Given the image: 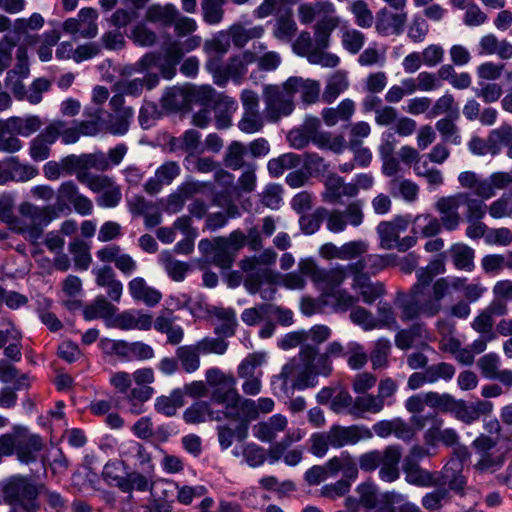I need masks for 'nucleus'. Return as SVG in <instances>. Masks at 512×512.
<instances>
[{
	"label": "nucleus",
	"mask_w": 512,
	"mask_h": 512,
	"mask_svg": "<svg viewBox=\"0 0 512 512\" xmlns=\"http://www.w3.org/2000/svg\"><path fill=\"white\" fill-rule=\"evenodd\" d=\"M212 314L220 321V323L215 327V333L217 335L231 337L235 334L238 322L234 309L215 307Z\"/></svg>",
	"instance_id": "de8ad7c7"
},
{
	"label": "nucleus",
	"mask_w": 512,
	"mask_h": 512,
	"mask_svg": "<svg viewBox=\"0 0 512 512\" xmlns=\"http://www.w3.org/2000/svg\"><path fill=\"white\" fill-rule=\"evenodd\" d=\"M355 110V102L350 98H345L336 107L324 108L321 116L328 127H333L340 122H350Z\"/></svg>",
	"instance_id": "4c0bfd02"
},
{
	"label": "nucleus",
	"mask_w": 512,
	"mask_h": 512,
	"mask_svg": "<svg viewBox=\"0 0 512 512\" xmlns=\"http://www.w3.org/2000/svg\"><path fill=\"white\" fill-rule=\"evenodd\" d=\"M275 402L270 397H261L257 401L244 398L240 406L238 417H242L250 424L256 420L260 414H268L274 410Z\"/></svg>",
	"instance_id": "ea45409f"
},
{
	"label": "nucleus",
	"mask_w": 512,
	"mask_h": 512,
	"mask_svg": "<svg viewBox=\"0 0 512 512\" xmlns=\"http://www.w3.org/2000/svg\"><path fill=\"white\" fill-rule=\"evenodd\" d=\"M391 350L392 344L388 338L380 337L374 342L369 355V360L374 370L384 369L389 366Z\"/></svg>",
	"instance_id": "13d9d810"
},
{
	"label": "nucleus",
	"mask_w": 512,
	"mask_h": 512,
	"mask_svg": "<svg viewBox=\"0 0 512 512\" xmlns=\"http://www.w3.org/2000/svg\"><path fill=\"white\" fill-rule=\"evenodd\" d=\"M410 422L416 430H424L423 443L437 450L441 443L453 447L459 443L460 436L454 428H444V419L436 412L425 415H412Z\"/></svg>",
	"instance_id": "39448f33"
},
{
	"label": "nucleus",
	"mask_w": 512,
	"mask_h": 512,
	"mask_svg": "<svg viewBox=\"0 0 512 512\" xmlns=\"http://www.w3.org/2000/svg\"><path fill=\"white\" fill-rule=\"evenodd\" d=\"M178 16V9L174 4L166 3L150 5L145 11V21L163 28L171 27Z\"/></svg>",
	"instance_id": "58836bf2"
},
{
	"label": "nucleus",
	"mask_w": 512,
	"mask_h": 512,
	"mask_svg": "<svg viewBox=\"0 0 512 512\" xmlns=\"http://www.w3.org/2000/svg\"><path fill=\"white\" fill-rule=\"evenodd\" d=\"M312 143L319 149L329 150L336 154L343 153L347 148V141L343 135L328 131H322L315 135Z\"/></svg>",
	"instance_id": "052dcab7"
},
{
	"label": "nucleus",
	"mask_w": 512,
	"mask_h": 512,
	"mask_svg": "<svg viewBox=\"0 0 512 512\" xmlns=\"http://www.w3.org/2000/svg\"><path fill=\"white\" fill-rule=\"evenodd\" d=\"M7 165L10 182H27L39 174L37 167L29 163H22L15 156L7 157Z\"/></svg>",
	"instance_id": "3c124183"
},
{
	"label": "nucleus",
	"mask_w": 512,
	"mask_h": 512,
	"mask_svg": "<svg viewBox=\"0 0 512 512\" xmlns=\"http://www.w3.org/2000/svg\"><path fill=\"white\" fill-rule=\"evenodd\" d=\"M243 399L236 388V380L232 377L212 388L210 402L223 405V410H219L223 418L238 417Z\"/></svg>",
	"instance_id": "a211bd4d"
},
{
	"label": "nucleus",
	"mask_w": 512,
	"mask_h": 512,
	"mask_svg": "<svg viewBox=\"0 0 512 512\" xmlns=\"http://www.w3.org/2000/svg\"><path fill=\"white\" fill-rule=\"evenodd\" d=\"M416 278L417 281L412 285L408 294L399 295L397 298L401 320L404 322L422 317H435V314L425 310V304L434 297V283L431 285L434 275L426 267H422L416 271Z\"/></svg>",
	"instance_id": "f03ea898"
},
{
	"label": "nucleus",
	"mask_w": 512,
	"mask_h": 512,
	"mask_svg": "<svg viewBox=\"0 0 512 512\" xmlns=\"http://www.w3.org/2000/svg\"><path fill=\"white\" fill-rule=\"evenodd\" d=\"M153 319L150 314L143 313L140 310H126L116 314L108 323V327L118 328L120 330H150Z\"/></svg>",
	"instance_id": "393cba45"
},
{
	"label": "nucleus",
	"mask_w": 512,
	"mask_h": 512,
	"mask_svg": "<svg viewBox=\"0 0 512 512\" xmlns=\"http://www.w3.org/2000/svg\"><path fill=\"white\" fill-rule=\"evenodd\" d=\"M236 422L235 427L228 424L217 426L218 442L221 450L230 448L234 441L243 442L249 435L250 424L242 417H225L224 420Z\"/></svg>",
	"instance_id": "5701e85b"
},
{
	"label": "nucleus",
	"mask_w": 512,
	"mask_h": 512,
	"mask_svg": "<svg viewBox=\"0 0 512 512\" xmlns=\"http://www.w3.org/2000/svg\"><path fill=\"white\" fill-rule=\"evenodd\" d=\"M300 268L303 274L310 277L326 296L337 291L347 276V266L323 269L317 267L313 261L305 260L300 262Z\"/></svg>",
	"instance_id": "4468645a"
},
{
	"label": "nucleus",
	"mask_w": 512,
	"mask_h": 512,
	"mask_svg": "<svg viewBox=\"0 0 512 512\" xmlns=\"http://www.w3.org/2000/svg\"><path fill=\"white\" fill-rule=\"evenodd\" d=\"M319 376L320 374L311 363L300 360L298 355L283 365L281 372L272 378L271 385L275 394L288 395L294 390L301 391L316 387Z\"/></svg>",
	"instance_id": "7ed1b4c3"
},
{
	"label": "nucleus",
	"mask_w": 512,
	"mask_h": 512,
	"mask_svg": "<svg viewBox=\"0 0 512 512\" xmlns=\"http://www.w3.org/2000/svg\"><path fill=\"white\" fill-rule=\"evenodd\" d=\"M458 182L462 188L483 199H491L496 195V190L512 184L508 172H494L488 178H482L473 171H464L458 175Z\"/></svg>",
	"instance_id": "9d476101"
},
{
	"label": "nucleus",
	"mask_w": 512,
	"mask_h": 512,
	"mask_svg": "<svg viewBox=\"0 0 512 512\" xmlns=\"http://www.w3.org/2000/svg\"><path fill=\"white\" fill-rule=\"evenodd\" d=\"M59 209L61 206L36 205L24 201L18 206L19 216L14 214L10 230L35 245L43 237L44 229L59 218Z\"/></svg>",
	"instance_id": "f257e3e1"
},
{
	"label": "nucleus",
	"mask_w": 512,
	"mask_h": 512,
	"mask_svg": "<svg viewBox=\"0 0 512 512\" xmlns=\"http://www.w3.org/2000/svg\"><path fill=\"white\" fill-rule=\"evenodd\" d=\"M183 419L187 424H199L206 421L224 420L219 410H214L210 401L199 400L190 405L183 413Z\"/></svg>",
	"instance_id": "7c9ffc66"
},
{
	"label": "nucleus",
	"mask_w": 512,
	"mask_h": 512,
	"mask_svg": "<svg viewBox=\"0 0 512 512\" xmlns=\"http://www.w3.org/2000/svg\"><path fill=\"white\" fill-rule=\"evenodd\" d=\"M181 173L180 165L176 161H166L159 166L154 176L144 184V191L149 195L158 194L164 186L170 185Z\"/></svg>",
	"instance_id": "a878e982"
},
{
	"label": "nucleus",
	"mask_w": 512,
	"mask_h": 512,
	"mask_svg": "<svg viewBox=\"0 0 512 512\" xmlns=\"http://www.w3.org/2000/svg\"><path fill=\"white\" fill-rule=\"evenodd\" d=\"M246 244V235L239 229L232 231L228 237H216V250L212 263L221 269H230L238 251Z\"/></svg>",
	"instance_id": "f3484780"
},
{
	"label": "nucleus",
	"mask_w": 512,
	"mask_h": 512,
	"mask_svg": "<svg viewBox=\"0 0 512 512\" xmlns=\"http://www.w3.org/2000/svg\"><path fill=\"white\" fill-rule=\"evenodd\" d=\"M152 485L153 482L151 475L132 471L125 474L123 483L119 485V490L124 493H131L134 490L146 492L152 487Z\"/></svg>",
	"instance_id": "338daca9"
},
{
	"label": "nucleus",
	"mask_w": 512,
	"mask_h": 512,
	"mask_svg": "<svg viewBox=\"0 0 512 512\" xmlns=\"http://www.w3.org/2000/svg\"><path fill=\"white\" fill-rule=\"evenodd\" d=\"M100 345L105 352L114 354L127 362L146 361L155 356L153 347L142 341L102 339Z\"/></svg>",
	"instance_id": "2eb2a0df"
},
{
	"label": "nucleus",
	"mask_w": 512,
	"mask_h": 512,
	"mask_svg": "<svg viewBox=\"0 0 512 512\" xmlns=\"http://www.w3.org/2000/svg\"><path fill=\"white\" fill-rule=\"evenodd\" d=\"M384 409L382 400L376 395L365 394L363 396H357L354 399V403L350 409V414L360 417L364 413L377 414Z\"/></svg>",
	"instance_id": "680f3d73"
},
{
	"label": "nucleus",
	"mask_w": 512,
	"mask_h": 512,
	"mask_svg": "<svg viewBox=\"0 0 512 512\" xmlns=\"http://www.w3.org/2000/svg\"><path fill=\"white\" fill-rule=\"evenodd\" d=\"M405 480L419 487H430L435 484L434 474L422 468L420 464H402Z\"/></svg>",
	"instance_id": "4d7b16f0"
},
{
	"label": "nucleus",
	"mask_w": 512,
	"mask_h": 512,
	"mask_svg": "<svg viewBox=\"0 0 512 512\" xmlns=\"http://www.w3.org/2000/svg\"><path fill=\"white\" fill-rule=\"evenodd\" d=\"M200 354L195 344L179 346L175 351L180 367L188 374H192L200 368Z\"/></svg>",
	"instance_id": "5fc2aeb1"
},
{
	"label": "nucleus",
	"mask_w": 512,
	"mask_h": 512,
	"mask_svg": "<svg viewBox=\"0 0 512 512\" xmlns=\"http://www.w3.org/2000/svg\"><path fill=\"white\" fill-rule=\"evenodd\" d=\"M328 468L330 476L335 477L342 473L343 480H349L350 485L358 478L359 464L358 461L348 452L343 451L339 455L328 460Z\"/></svg>",
	"instance_id": "c756f323"
},
{
	"label": "nucleus",
	"mask_w": 512,
	"mask_h": 512,
	"mask_svg": "<svg viewBox=\"0 0 512 512\" xmlns=\"http://www.w3.org/2000/svg\"><path fill=\"white\" fill-rule=\"evenodd\" d=\"M299 357L300 360L311 363L320 376L328 377L333 371L332 360L325 352L318 353L316 346L310 344L302 345Z\"/></svg>",
	"instance_id": "e433bc0d"
},
{
	"label": "nucleus",
	"mask_w": 512,
	"mask_h": 512,
	"mask_svg": "<svg viewBox=\"0 0 512 512\" xmlns=\"http://www.w3.org/2000/svg\"><path fill=\"white\" fill-rule=\"evenodd\" d=\"M406 230V224L399 222L383 221L377 226V233L380 238V246L386 250H392L398 241L401 232Z\"/></svg>",
	"instance_id": "8fccbe9b"
},
{
	"label": "nucleus",
	"mask_w": 512,
	"mask_h": 512,
	"mask_svg": "<svg viewBox=\"0 0 512 512\" xmlns=\"http://www.w3.org/2000/svg\"><path fill=\"white\" fill-rule=\"evenodd\" d=\"M241 269L246 273L244 286L250 294L259 293L265 301L273 300L276 293L275 275L272 270L263 266L256 258H246L240 262Z\"/></svg>",
	"instance_id": "6e6552de"
},
{
	"label": "nucleus",
	"mask_w": 512,
	"mask_h": 512,
	"mask_svg": "<svg viewBox=\"0 0 512 512\" xmlns=\"http://www.w3.org/2000/svg\"><path fill=\"white\" fill-rule=\"evenodd\" d=\"M465 277H443L434 282V297L425 304V310L431 314L438 315L442 310V300L450 292V289L457 291L465 290L467 285Z\"/></svg>",
	"instance_id": "4be33fe9"
},
{
	"label": "nucleus",
	"mask_w": 512,
	"mask_h": 512,
	"mask_svg": "<svg viewBox=\"0 0 512 512\" xmlns=\"http://www.w3.org/2000/svg\"><path fill=\"white\" fill-rule=\"evenodd\" d=\"M288 426L287 418L282 414H274L266 421L257 423L253 427V435L262 442L274 441L279 433L284 432Z\"/></svg>",
	"instance_id": "72a5a7b5"
},
{
	"label": "nucleus",
	"mask_w": 512,
	"mask_h": 512,
	"mask_svg": "<svg viewBox=\"0 0 512 512\" xmlns=\"http://www.w3.org/2000/svg\"><path fill=\"white\" fill-rule=\"evenodd\" d=\"M160 77L156 73L146 72L143 78H134L131 80H122L117 82L118 92L127 96L139 97L144 89L152 90L158 86Z\"/></svg>",
	"instance_id": "c9c22d12"
},
{
	"label": "nucleus",
	"mask_w": 512,
	"mask_h": 512,
	"mask_svg": "<svg viewBox=\"0 0 512 512\" xmlns=\"http://www.w3.org/2000/svg\"><path fill=\"white\" fill-rule=\"evenodd\" d=\"M401 455L402 449L399 445H389L382 450V457L378 467L380 480L392 483L400 477L399 463Z\"/></svg>",
	"instance_id": "cd10ccee"
},
{
	"label": "nucleus",
	"mask_w": 512,
	"mask_h": 512,
	"mask_svg": "<svg viewBox=\"0 0 512 512\" xmlns=\"http://www.w3.org/2000/svg\"><path fill=\"white\" fill-rule=\"evenodd\" d=\"M58 139L56 126H47L29 144V156L35 162H42L50 157L51 146Z\"/></svg>",
	"instance_id": "c85d7f7f"
},
{
	"label": "nucleus",
	"mask_w": 512,
	"mask_h": 512,
	"mask_svg": "<svg viewBox=\"0 0 512 512\" xmlns=\"http://www.w3.org/2000/svg\"><path fill=\"white\" fill-rule=\"evenodd\" d=\"M301 164V156L290 152L270 159L267 164V169L271 177L278 178L282 176L286 170L297 169Z\"/></svg>",
	"instance_id": "49530a36"
},
{
	"label": "nucleus",
	"mask_w": 512,
	"mask_h": 512,
	"mask_svg": "<svg viewBox=\"0 0 512 512\" xmlns=\"http://www.w3.org/2000/svg\"><path fill=\"white\" fill-rule=\"evenodd\" d=\"M256 61V55L250 50L232 56L226 63H222L220 58H209L205 67L212 74L214 83L219 87H224L229 80L235 84H241L248 72V65Z\"/></svg>",
	"instance_id": "423d86ee"
},
{
	"label": "nucleus",
	"mask_w": 512,
	"mask_h": 512,
	"mask_svg": "<svg viewBox=\"0 0 512 512\" xmlns=\"http://www.w3.org/2000/svg\"><path fill=\"white\" fill-rule=\"evenodd\" d=\"M285 88L292 91L293 96L300 94L302 101L306 104L315 103L320 95V83L312 79L289 77L285 81Z\"/></svg>",
	"instance_id": "f704fd0d"
},
{
	"label": "nucleus",
	"mask_w": 512,
	"mask_h": 512,
	"mask_svg": "<svg viewBox=\"0 0 512 512\" xmlns=\"http://www.w3.org/2000/svg\"><path fill=\"white\" fill-rule=\"evenodd\" d=\"M336 16V7L330 1L303 3L298 7V17L302 24L308 25L315 19H327Z\"/></svg>",
	"instance_id": "473e14b6"
},
{
	"label": "nucleus",
	"mask_w": 512,
	"mask_h": 512,
	"mask_svg": "<svg viewBox=\"0 0 512 512\" xmlns=\"http://www.w3.org/2000/svg\"><path fill=\"white\" fill-rule=\"evenodd\" d=\"M184 405L183 391L174 389L168 396H160L156 398L155 410L167 417H172L176 414L177 409Z\"/></svg>",
	"instance_id": "bf43d9fd"
},
{
	"label": "nucleus",
	"mask_w": 512,
	"mask_h": 512,
	"mask_svg": "<svg viewBox=\"0 0 512 512\" xmlns=\"http://www.w3.org/2000/svg\"><path fill=\"white\" fill-rule=\"evenodd\" d=\"M42 122L38 116L11 117L7 120V128L23 137H29L40 129Z\"/></svg>",
	"instance_id": "e2e57ef3"
},
{
	"label": "nucleus",
	"mask_w": 512,
	"mask_h": 512,
	"mask_svg": "<svg viewBox=\"0 0 512 512\" xmlns=\"http://www.w3.org/2000/svg\"><path fill=\"white\" fill-rule=\"evenodd\" d=\"M68 204H71L75 212L81 216H88L93 212L92 201L80 193L78 186L71 180L61 183L58 188L57 203L54 206H61L59 217L62 213L71 211Z\"/></svg>",
	"instance_id": "dca6fc26"
},
{
	"label": "nucleus",
	"mask_w": 512,
	"mask_h": 512,
	"mask_svg": "<svg viewBox=\"0 0 512 512\" xmlns=\"http://www.w3.org/2000/svg\"><path fill=\"white\" fill-rule=\"evenodd\" d=\"M3 495L7 503L22 507L26 512H34L38 507L37 486L32 480L22 476H13L3 486Z\"/></svg>",
	"instance_id": "f8f14e48"
},
{
	"label": "nucleus",
	"mask_w": 512,
	"mask_h": 512,
	"mask_svg": "<svg viewBox=\"0 0 512 512\" xmlns=\"http://www.w3.org/2000/svg\"><path fill=\"white\" fill-rule=\"evenodd\" d=\"M325 432L331 448L334 449L355 445L361 440H368L373 437V432L363 425H332L330 429Z\"/></svg>",
	"instance_id": "6ab92c4d"
},
{
	"label": "nucleus",
	"mask_w": 512,
	"mask_h": 512,
	"mask_svg": "<svg viewBox=\"0 0 512 512\" xmlns=\"http://www.w3.org/2000/svg\"><path fill=\"white\" fill-rule=\"evenodd\" d=\"M189 87L173 86L167 88L162 96V106L172 111H180L190 105Z\"/></svg>",
	"instance_id": "c03bdc74"
},
{
	"label": "nucleus",
	"mask_w": 512,
	"mask_h": 512,
	"mask_svg": "<svg viewBox=\"0 0 512 512\" xmlns=\"http://www.w3.org/2000/svg\"><path fill=\"white\" fill-rule=\"evenodd\" d=\"M492 410L493 404L490 401L467 402L454 397L448 413L456 420L470 425L479 420L482 415L490 414Z\"/></svg>",
	"instance_id": "aec40b11"
},
{
	"label": "nucleus",
	"mask_w": 512,
	"mask_h": 512,
	"mask_svg": "<svg viewBox=\"0 0 512 512\" xmlns=\"http://www.w3.org/2000/svg\"><path fill=\"white\" fill-rule=\"evenodd\" d=\"M2 454L16 455L21 463L29 464L36 461L37 454L43 447L41 437L33 434L28 428L15 425L12 430L0 436Z\"/></svg>",
	"instance_id": "20e7f679"
},
{
	"label": "nucleus",
	"mask_w": 512,
	"mask_h": 512,
	"mask_svg": "<svg viewBox=\"0 0 512 512\" xmlns=\"http://www.w3.org/2000/svg\"><path fill=\"white\" fill-rule=\"evenodd\" d=\"M44 25V18L39 13H33L29 18H18L12 28L13 39L11 47L17 42L23 41L27 45H33L37 42L38 36L32 32L40 30Z\"/></svg>",
	"instance_id": "b1692460"
},
{
	"label": "nucleus",
	"mask_w": 512,
	"mask_h": 512,
	"mask_svg": "<svg viewBox=\"0 0 512 512\" xmlns=\"http://www.w3.org/2000/svg\"><path fill=\"white\" fill-rule=\"evenodd\" d=\"M292 91L282 86L267 85L263 89L265 117L270 122H277L282 117L289 116L294 110Z\"/></svg>",
	"instance_id": "ddd939ff"
},
{
	"label": "nucleus",
	"mask_w": 512,
	"mask_h": 512,
	"mask_svg": "<svg viewBox=\"0 0 512 512\" xmlns=\"http://www.w3.org/2000/svg\"><path fill=\"white\" fill-rule=\"evenodd\" d=\"M181 59L180 51L167 44L163 48V52H148L144 54L133 64L130 73L143 74L157 67L164 79L171 80L176 75V68Z\"/></svg>",
	"instance_id": "1a4fd4ad"
},
{
	"label": "nucleus",
	"mask_w": 512,
	"mask_h": 512,
	"mask_svg": "<svg viewBox=\"0 0 512 512\" xmlns=\"http://www.w3.org/2000/svg\"><path fill=\"white\" fill-rule=\"evenodd\" d=\"M357 497H347L345 507L348 512H393L389 501L390 492L380 493L378 486L372 481L357 485Z\"/></svg>",
	"instance_id": "0eeeda50"
},
{
	"label": "nucleus",
	"mask_w": 512,
	"mask_h": 512,
	"mask_svg": "<svg viewBox=\"0 0 512 512\" xmlns=\"http://www.w3.org/2000/svg\"><path fill=\"white\" fill-rule=\"evenodd\" d=\"M116 307L107 301L103 296L97 297L91 304L85 306L83 309V316L85 320L91 321L94 319H104L106 325L110 319L115 316Z\"/></svg>",
	"instance_id": "a18cd8bd"
},
{
	"label": "nucleus",
	"mask_w": 512,
	"mask_h": 512,
	"mask_svg": "<svg viewBox=\"0 0 512 512\" xmlns=\"http://www.w3.org/2000/svg\"><path fill=\"white\" fill-rule=\"evenodd\" d=\"M441 223L437 217L432 214H420L414 218L412 233L423 238L436 236L441 232Z\"/></svg>",
	"instance_id": "6e6d98bb"
},
{
	"label": "nucleus",
	"mask_w": 512,
	"mask_h": 512,
	"mask_svg": "<svg viewBox=\"0 0 512 512\" xmlns=\"http://www.w3.org/2000/svg\"><path fill=\"white\" fill-rule=\"evenodd\" d=\"M381 8L375 19V29L382 36L400 35L404 31L408 14L405 8L394 9Z\"/></svg>",
	"instance_id": "412c9836"
},
{
	"label": "nucleus",
	"mask_w": 512,
	"mask_h": 512,
	"mask_svg": "<svg viewBox=\"0 0 512 512\" xmlns=\"http://www.w3.org/2000/svg\"><path fill=\"white\" fill-rule=\"evenodd\" d=\"M229 34L230 41L235 47L242 48L250 40L261 38L265 32L262 25H255L250 28L244 27L242 24H233L226 30Z\"/></svg>",
	"instance_id": "79ce46f5"
},
{
	"label": "nucleus",
	"mask_w": 512,
	"mask_h": 512,
	"mask_svg": "<svg viewBox=\"0 0 512 512\" xmlns=\"http://www.w3.org/2000/svg\"><path fill=\"white\" fill-rule=\"evenodd\" d=\"M497 445V439L485 433H481L472 441L471 446L478 456V460L473 466L476 471L494 473L503 467L507 455Z\"/></svg>",
	"instance_id": "9b49d317"
},
{
	"label": "nucleus",
	"mask_w": 512,
	"mask_h": 512,
	"mask_svg": "<svg viewBox=\"0 0 512 512\" xmlns=\"http://www.w3.org/2000/svg\"><path fill=\"white\" fill-rule=\"evenodd\" d=\"M459 207V197L456 195L441 197L436 201L435 209L440 215L441 227L446 231L458 229L461 222Z\"/></svg>",
	"instance_id": "bb28decb"
},
{
	"label": "nucleus",
	"mask_w": 512,
	"mask_h": 512,
	"mask_svg": "<svg viewBox=\"0 0 512 512\" xmlns=\"http://www.w3.org/2000/svg\"><path fill=\"white\" fill-rule=\"evenodd\" d=\"M448 252L456 269L468 272L474 269L475 251L470 246L464 243H455Z\"/></svg>",
	"instance_id": "37998d69"
},
{
	"label": "nucleus",
	"mask_w": 512,
	"mask_h": 512,
	"mask_svg": "<svg viewBox=\"0 0 512 512\" xmlns=\"http://www.w3.org/2000/svg\"><path fill=\"white\" fill-rule=\"evenodd\" d=\"M340 18L336 15L332 18L320 19L314 26L312 41L316 49H327L330 45L332 32L339 26Z\"/></svg>",
	"instance_id": "a19ab883"
},
{
	"label": "nucleus",
	"mask_w": 512,
	"mask_h": 512,
	"mask_svg": "<svg viewBox=\"0 0 512 512\" xmlns=\"http://www.w3.org/2000/svg\"><path fill=\"white\" fill-rule=\"evenodd\" d=\"M154 393L151 386H136L127 394V409L135 415L144 411V403L148 401Z\"/></svg>",
	"instance_id": "69168bd1"
},
{
	"label": "nucleus",
	"mask_w": 512,
	"mask_h": 512,
	"mask_svg": "<svg viewBox=\"0 0 512 512\" xmlns=\"http://www.w3.org/2000/svg\"><path fill=\"white\" fill-rule=\"evenodd\" d=\"M473 192H460L456 194V197H459V205L462 203L466 206V219L468 222H472V220H481L486 212L487 205L485 201L487 199L473 197Z\"/></svg>",
	"instance_id": "09e8293b"
},
{
	"label": "nucleus",
	"mask_w": 512,
	"mask_h": 512,
	"mask_svg": "<svg viewBox=\"0 0 512 512\" xmlns=\"http://www.w3.org/2000/svg\"><path fill=\"white\" fill-rule=\"evenodd\" d=\"M98 13L94 8H82L78 12L79 33L78 38H93L98 33Z\"/></svg>",
	"instance_id": "774afa93"
},
{
	"label": "nucleus",
	"mask_w": 512,
	"mask_h": 512,
	"mask_svg": "<svg viewBox=\"0 0 512 512\" xmlns=\"http://www.w3.org/2000/svg\"><path fill=\"white\" fill-rule=\"evenodd\" d=\"M388 190L392 196L401 197L409 203L415 202L419 195V187L415 182L397 177L389 181Z\"/></svg>",
	"instance_id": "603ef678"
},
{
	"label": "nucleus",
	"mask_w": 512,
	"mask_h": 512,
	"mask_svg": "<svg viewBox=\"0 0 512 512\" xmlns=\"http://www.w3.org/2000/svg\"><path fill=\"white\" fill-rule=\"evenodd\" d=\"M128 292L132 299L148 307H155L162 299V293L147 284L144 278L135 277L128 283Z\"/></svg>",
	"instance_id": "2f4dec72"
},
{
	"label": "nucleus",
	"mask_w": 512,
	"mask_h": 512,
	"mask_svg": "<svg viewBox=\"0 0 512 512\" xmlns=\"http://www.w3.org/2000/svg\"><path fill=\"white\" fill-rule=\"evenodd\" d=\"M397 255L395 254H386V255H378V254H369L358 261L357 263H361L363 268L371 275H376L380 271L393 267L396 263Z\"/></svg>",
	"instance_id": "0e129e2a"
},
{
	"label": "nucleus",
	"mask_w": 512,
	"mask_h": 512,
	"mask_svg": "<svg viewBox=\"0 0 512 512\" xmlns=\"http://www.w3.org/2000/svg\"><path fill=\"white\" fill-rule=\"evenodd\" d=\"M348 87L347 73L341 70L336 71L327 81L322 94L323 101L329 104L333 103Z\"/></svg>",
	"instance_id": "864d4df0"
}]
</instances>
